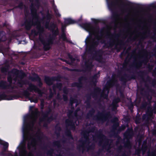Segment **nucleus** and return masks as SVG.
<instances>
[{
    "label": "nucleus",
    "mask_w": 156,
    "mask_h": 156,
    "mask_svg": "<svg viewBox=\"0 0 156 156\" xmlns=\"http://www.w3.org/2000/svg\"><path fill=\"white\" fill-rule=\"evenodd\" d=\"M99 30V27H97L95 30L87 31L89 32V35L87 37L85 41L87 45L86 50L87 52L92 54L94 52L93 55V58L97 61L100 62L102 58L101 52L100 50H96V48L99 44V39L97 36V40H95L92 37L94 34V31L98 30Z\"/></svg>",
    "instance_id": "nucleus-1"
},
{
    "label": "nucleus",
    "mask_w": 156,
    "mask_h": 156,
    "mask_svg": "<svg viewBox=\"0 0 156 156\" xmlns=\"http://www.w3.org/2000/svg\"><path fill=\"white\" fill-rule=\"evenodd\" d=\"M39 112L37 109L34 111L31 110V114L27 115L24 116L23 124V135L24 137V135L27 134V133L33 127L34 124V120H31L29 122V119H32L33 115L37 116Z\"/></svg>",
    "instance_id": "nucleus-2"
},
{
    "label": "nucleus",
    "mask_w": 156,
    "mask_h": 156,
    "mask_svg": "<svg viewBox=\"0 0 156 156\" xmlns=\"http://www.w3.org/2000/svg\"><path fill=\"white\" fill-rule=\"evenodd\" d=\"M106 1L108 8L112 13V19L115 23L117 21V17L118 16L116 11L117 6L118 5V0H106Z\"/></svg>",
    "instance_id": "nucleus-3"
},
{
    "label": "nucleus",
    "mask_w": 156,
    "mask_h": 156,
    "mask_svg": "<svg viewBox=\"0 0 156 156\" xmlns=\"http://www.w3.org/2000/svg\"><path fill=\"white\" fill-rule=\"evenodd\" d=\"M144 48V46H143L141 50L143 54V55L141 57V58H143V59L141 60L139 59L138 61H135L132 65V66L136 69L140 68L143 63H146L148 62L147 57L148 52L146 49Z\"/></svg>",
    "instance_id": "nucleus-4"
},
{
    "label": "nucleus",
    "mask_w": 156,
    "mask_h": 156,
    "mask_svg": "<svg viewBox=\"0 0 156 156\" xmlns=\"http://www.w3.org/2000/svg\"><path fill=\"white\" fill-rule=\"evenodd\" d=\"M96 136L100 140L99 142V146H102L103 149H106V147L109 144V140L103 134L102 130L99 129L96 133Z\"/></svg>",
    "instance_id": "nucleus-5"
},
{
    "label": "nucleus",
    "mask_w": 156,
    "mask_h": 156,
    "mask_svg": "<svg viewBox=\"0 0 156 156\" xmlns=\"http://www.w3.org/2000/svg\"><path fill=\"white\" fill-rule=\"evenodd\" d=\"M76 122H74L73 120L71 119H67L65 121V124L67 127L70 126V129H67L65 132L66 136L68 137L69 139L72 140L73 139L72 134L71 130H75L76 129L75 125Z\"/></svg>",
    "instance_id": "nucleus-6"
},
{
    "label": "nucleus",
    "mask_w": 156,
    "mask_h": 156,
    "mask_svg": "<svg viewBox=\"0 0 156 156\" xmlns=\"http://www.w3.org/2000/svg\"><path fill=\"white\" fill-rule=\"evenodd\" d=\"M12 72L17 77L21 79L20 80H18L17 83L20 87H22L23 85L26 84V81L23 80L22 79L26 76V74L23 71H20L16 69H14Z\"/></svg>",
    "instance_id": "nucleus-7"
},
{
    "label": "nucleus",
    "mask_w": 156,
    "mask_h": 156,
    "mask_svg": "<svg viewBox=\"0 0 156 156\" xmlns=\"http://www.w3.org/2000/svg\"><path fill=\"white\" fill-rule=\"evenodd\" d=\"M110 115V112H106L104 110L102 112H98L97 115L94 117V119L103 122L108 119Z\"/></svg>",
    "instance_id": "nucleus-8"
},
{
    "label": "nucleus",
    "mask_w": 156,
    "mask_h": 156,
    "mask_svg": "<svg viewBox=\"0 0 156 156\" xmlns=\"http://www.w3.org/2000/svg\"><path fill=\"white\" fill-rule=\"evenodd\" d=\"M95 127H94L91 128L89 129H87L83 131L81 133V134L83 136V137L85 140L84 141L81 140V142L82 143H89V133H94L95 130Z\"/></svg>",
    "instance_id": "nucleus-9"
},
{
    "label": "nucleus",
    "mask_w": 156,
    "mask_h": 156,
    "mask_svg": "<svg viewBox=\"0 0 156 156\" xmlns=\"http://www.w3.org/2000/svg\"><path fill=\"white\" fill-rule=\"evenodd\" d=\"M23 136V140L21 143V145L19 148V154L20 155H26L27 154V151L26 150V138L27 137V135H24V136Z\"/></svg>",
    "instance_id": "nucleus-10"
},
{
    "label": "nucleus",
    "mask_w": 156,
    "mask_h": 156,
    "mask_svg": "<svg viewBox=\"0 0 156 156\" xmlns=\"http://www.w3.org/2000/svg\"><path fill=\"white\" fill-rule=\"evenodd\" d=\"M117 82V80L115 78H113L112 79L108 81L106 86L104 88L103 91L105 92V91H107V93L109 94L110 88L113 87Z\"/></svg>",
    "instance_id": "nucleus-11"
},
{
    "label": "nucleus",
    "mask_w": 156,
    "mask_h": 156,
    "mask_svg": "<svg viewBox=\"0 0 156 156\" xmlns=\"http://www.w3.org/2000/svg\"><path fill=\"white\" fill-rule=\"evenodd\" d=\"M55 39L54 37L49 36L47 41L46 42L45 41L43 45L44 50L45 51H47L50 50L51 48L50 46L53 44L54 41Z\"/></svg>",
    "instance_id": "nucleus-12"
},
{
    "label": "nucleus",
    "mask_w": 156,
    "mask_h": 156,
    "mask_svg": "<svg viewBox=\"0 0 156 156\" xmlns=\"http://www.w3.org/2000/svg\"><path fill=\"white\" fill-rule=\"evenodd\" d=\"M136 78V76L134 74L130 75L124 73L123 75L121 76L120 80L123 82L124 84H125L128 81H130L132 79L135 80Z\"/></svg>",
    "instance_id": "nucleus-13"
},
{
    "label": "nucleus",
    "mask_w": 156,
    "mask_h": 156,
    "mask_svg": "<svg viewBox=\"0 0 156 156\" xmlns=\"http://www.w3.org/2000/svg\"><path fill=\"white\" fill-rule=\"evenodd\" d=\"M142 80L143 82L145 83L144 86L147 90H149L150 88L149 87V85L148 84L146 83V82H148L150 83H151V82L152 80V78L149 76H147L146 78V80L143 77H142ZM151 83L152 84L153 86H154L156 84V80L154 79L152 80Z\"/></svg>",
    "instance_id": "nucleus-14"
},
{
    "label": "nucleus",
    "mask_w": 156,
    "mask_h": 156,
    "mask_svg": "<svg viewBox=\"0 0 156 156\" xmlns=\"http://www.w3.org/2000/svg\"><path fill=\"white\" fill-rule=\"evenodd\" d=\"M33 21L30 19H26L25 20L24 22L21 24L22 27H24L25 29L29 31L30 30L33 25Z\"/></svg>",
    "instance_id": "nucleus-15"
},
{
    "label": "nucleus",
    "mask_w": 156,
    "mask_h": 156,
    "mask_svg": "<svg viewBox=\"0 0 156 156\" xmlns=\"http://www.w3.org/2000/svg\"><path fill=\"white\" fill-rule=\"evenodd\" d=\"M0 87L1 89L3 90L10 88L12 90L15 88H18L16 86H12L11 84H8L6 81L2 80L0 81Z\"/></svg>",
    "instance_id": "nucleus-16"
},
{
    "label": "nucleus",
    "mask_w": 156,
    "mask_h": 156,
    "mask_svg": "<svg viewBox=\"0 0 156 156\" xmlns=\"http://www.w3.org/2000/svg\"><path fill=\"white\" fill-rule=\"evenodd\" d=\"M87 78L86 77L81 76L78 79V82H73L72 84V86L73 87H76L78 88H80L82 87L83 83L82 81L83 80H86Z\"/></svg>",
    "instance_id": "nucleus-17"
},
{
    "label": "nucleus",
    "mask_w": 156,
    "mask_h": 156,
    "mask_svg": "<svg viewBox=\"0 0 156 156\" xmlns=\"http://www.w3.org/2000/svg\"><path fill=\"white\" fill-rule=\"evenodd\" d=\"M28 91L32 92L34 90L35 92L37 93L40 96H41L43 93L37 86L31 83L29 84V87L27 88Z\"/></svg>",
    "instance_id": "nucleus-18"
},
{
    "label": "nucleus",
    "mask_w": 156,
    "mask_h": 156,
    "mask_svg": "<svg viewBox=\"0 0 156 156\" xmlns=\"http://www.w3.org/2000/svg\"><path fill=\"white\" fill-rule=\"evenodd\" d=\"M121 101L120 98L117 97L114 98L112 101V103L110 106L112 107V111H114L117 109L119 107L118 103Z\"/></svg>",
    "instance_id": "nucleus-19"
},
{
    "label": "nucleus",
    "mask_w": 156,
    "mask_h": 156,
    "mask_svg": "<svg viewBox=\"0 0 156 156\" xmlns=\"http://www.w3.org/2000/svg\"><path fill=\"white\" fill-rule=\"evenodd\" d=\"M30 11L31 16L33 19L36 20H38L39 19V16L37 13V10L34 5V4L31 3L30 6Z\"/></svg>",
    "instance_id": "nucleus-20"
},
{
    "label": "nucleus",
    "mask_w": 156,
    "mask_h": 156,
    "mask_svg": "<svg viewBox=\"0 0 156 156\" xmlns=\"http://www.w3.org/2000/svg\"><path fill=\"white\" fill-rule=\"evenodd\" d=\"M80 25L87 31L91 30L96 29V27L92 26L90 22L82 23H81Z\"/></svg>",
    "instance_id": "nucleus-21"
},
{
    "label": "nucleus",
    "mask_w": 156,
    "mask_h": 156,
    "mask_svg": "<svg viewBox=\"0 0 156 156\" xmlns=\"http://www.w3.org/2000/svg\"><path fill=\"white\" fill-rule=\"evenodd\" d=\"M22 95L27 98H29L31 102H34L37 103L38 101V99L36 98H33V97H30V93L27 90H24L22 92Z\"/></svg>",
    "instance_id": "nucleus-22"
},
{
    "label": "nucleus",
    "mask_w": 156,
    "mask_h": 156,
    "mask_svg": "<svg viewBox=\"0 0 156 156\" xmlns=\"http://www.w3.org/2000/svg\"><path fill=\"white\" fill-rule=\"evenodd\" d=\"M82 20V17L76 21L71 18H68L65 19L64 20L65 23L66 24H73L76 23H79L81 22Z\"/></svg>",
    "instance_id": "nucleus-23"
},
{
    "label": "nucleus",
    "mask_w": 156,
    "mask_h": 156,
    "mask_svg": "<svg viewBox=\"0 0 156 156\" xmlns=\"http://www.w3.org/2000/svg\"><path fill=\"white\" fill-rule=\"evenodd\" d=\"M118 119L116 117L112 119L111 121L113 124L112 126V130H117V128L119 126V124L118 122Z\"/></svg>",
    "instance_id": "nucleus-24"
},
{
    "label": "nucleus",
    "mask_w": 156,
    "mask_h": 156,
    "mask_svg": "<svg viewBox=\"0 0 156 156\" xmlns=\"http://www.w3.org/2000/svg\"><path fill=\"white\" fill-rule=\"evenodd\" d=\"M133 132L132 128H128L124 134V136L125 138L128 139L133 136Z\"/></svg>",
    "instance_id": "nucleus-25"
},
{
    "label": "nucleus",
    "mask_w": 156,
    "mask_h": 156,
    "mask_svg": "<svg viewBox=\"0 0 156 156\" xmlns=\"http://www.w3.org/2000/svg\"><path fill=\"white\" fill-rule=\"evenodd\" d=\"M3 146V147L2 151L0 153V155L1 156H8L7 154L5 153L8 149L9 144L8 143H5Z\"/></svg>",
    "instance_id": "nucleus-26"
},
{
    "label": "nucleus",
    "mask_w": 156,
    "mask_h": 156,
    "mask_svg": "<svg viewBox=\"0 0 156 156\" xmlns=\"http://www.w3.org/2000/svg\"><path fill=\"white\" fill-rule=\"evenodd\" d=\"M44 18L47 20L46 23L45 27L46 28H48L50 20L52 18V15L49 13V12H48L46 16Z\"/></svg>",
    "instance_id": "nucleus-27"
},
{
    "label": "nucleus",
    "mask_w": 156,
    "mask_h": 156,
    "mask_svg": "<svg viewBox=\"0 0 156 156\" xmlns=\"http://www.w3.org/2000/svg\"><path fill=\"white\" fill-rule=\"evenodd\" d=\"M44 81L45 83L49 86L52 85L54 81L53 77H50L48 76L45 77Z\"/></svg>",
    "instance_id": "nucleus-28"
},
{
    "label": "nucleus",
    "mask_w": 156,
    "mask_h": 156,
    "mask_svg": "<svg viewBox=\"0 0 156 156\" xmlns=\"http://www.w3.org/2000/svg\"><path fill=\"white\" fill-rule=\"evenodd\" d=\"M132 3L130 2H128L126 3V5H124V3L122 2V4L119 5V7H120V10L121 11L123 12H126L127 11V9H124L125 6H130L131 4Z\"/></svg>",
    "instance_id": "nucleus-29"
},
{
    "label": "nucleus",
    "mask_w": 156,
    "mask_h": 156,
    "mask_svg": "<svg viewBox=\"0 0 156 156\" xmlns=\"http://www.w3.org/2000/svg\"><path fill=\"white\" fill-rule=\"evenodd\" d=\"M17 95H9V99L8 100H13L14 99H16L21 98V95H22V93H21L20 92H18Z\"/></svg>",
    "instance_id": "nucleus-30"
},
{
    "label": "nucleus",
    "mask_w": 156,
    "mask_h": 156,
    "mask_svg": "<svg viewBox=\"0 0 156 156\" xmlns=\"http://www.w3.org/2000/svg\"><path fill=\"white\" fill-rule=\"evenodd\" d=\"M37 144V140L35 138H33L31 142L30 143H28L27 144V148L30 150L31 147H35Z\"/></svg>",
    "instance_id": "nucleus-31"
},
{
    "label": "nucleus",
    "mask_w": 156,
    "mask_h": 156,
    "mask_svg": "<svg viewBox=\"0 0 156 156\" xmlns=\"http://www.w3.org/2000/svg\"><path fill=\"white\" fill-rule=\"evenodd\" d=\"M105 41L104 40L102 42V43H105V45L106 46L107 48H112L115 44V41L114 39H111L110 41L108 42L107 43H105Z\"/></svg>",
    "instance_id": "nucleus-32"
},
{
    "label": "nucleus",
    "mask_w": 156,
    "mask_h": 156,
    "mask_svg": "<svg viewBox=\"0 0 156 156\" xmlns=\"http://www.w3.org/2000/svg\"><path fill=\"white\" fill-rule=\"evenodd\" d=\"M118 44L120 45V47L118 48L117 46V45L116 44L115 47V49L117 50V52H119L120 51V50L122 48V47L124 46L125 45V43L123 41L120 40L118 42Z\"/></svg>",
    "instance_id": "nucleus-33"
},
{
    "label": "nucleus",
    "mask_w": 156,
    "mask_h": 156,
    "mask_svg": "<svg viewBox=\"0 0 156 156\" xmlns=\"http://www.w3.org/2000/svg\"><path fill=\"white\" fill-rule=\"evenodd\" d=\"M95 111V109L94 108H92L87 114L86 116V118L88 119H89L90 117H92L94 115Z\"/></svg>",
    "instance_id": "nucleus-34"
},
{
    "label": "nucleus",
    "mask_w": 156,
    "mask_h": 156,
    "mask_svg": "<svg viewBox=\"0 0 156 156\" xmlns=\"http://www.w3.org/2000/svg\"><path fill=\"white\" fill-rule=\"evenodd\" d=\"M85 71H89L91 69L93 66L92 62L89 61L86 62L85 63Z\"/></svg>",
    "instance_id": "nucleus-35"
},
{
    "label": "nucleus",
    "mask_w": 156,
    "mask_h": 156,
    "mask_svg": "<svg viewBox=\"0 0 156 156\" xmlns=\"http://www.w3.org/2000/svg\"><path fill=\"white\" fill-rule=\"evenodd\" d=\"M6 39L5 32L3 31H0V42L5 41Z\"/></svg>",
    "instance_id": "nucleus-36"
},
{
    "label": "nucleus",
    "mask_w": 156,
    "mask_h": 156,
    "mask_svg": "<svg viewBox=\"0 0 156 156\" xmlns=\"http://www.w3.org/2000/svg\"><path fill=\"white\" fill-rule=\"evenodd\" d=\"M124 146L125 148L130 149L132 147V144L129 139H127L126 141H124L123 143Z\"/></svg>",
    "instance_id": "nucleus-37"
},
{
    "label": "nucleus",
    "mask_w": 156,
    "mask_h": 156,
    "mask_svg": "<svg viewBox=\"0 0 156 156\" xmlns=\"http://www.w3.org/2000/svg\"><path fill=\"white\" fill-rule=\"evenodd\" d=\"M98 78V76L97 74H95L90 78L91 82L93 83V85L94 86H96L97 83V79Z\"/></svg>",
    "instance_id": "nucleus-38"
},
{
    "label": "nucleus",
    "mask_w": 156,
    "mask_h": 156,
    "mask_svg": "<svg viewBox=\"0 0 156 156\" xmlns=\"http://www.w3.org/2000/svg\"><path fill=\"white\" fill-rule=\"evenodd\" d=\"M8 99H9V95L6 94L5 92H3L0 94V100H8Z\"/></svg>",
    "instance_id": "nucleus-39"
},
{
    "label": "nucleus",
    "mask_w": 156,
    "mask_h": 156,
    "mask_svg": "<svg viewBox=\"0 0 156 156\" xmlns=\"http://www.w3.org/2000/svg\"><path fill=\"white\" fill-rule=\"evenodd\" d=\"M153 112L155 113L156 112V110L154 109H152L151 107H149L148 108L146 112V114L148 116H150L152 115Z\"/></svg>",
    "instance_id": "nucleus-40"
},
{
    "label": "nucleus",
    "mask_w": 156,
    "mask_h": 156,
    "mask_svg": "<svg viewBox=\"0 0 156 156\" xmlns=\"http://www.w3.org/2000/svg\"><path fill=\"white\" fill-rule=\"evenodd\" d=\"M48 110L44 112H43L42 115L43 117H48V115L50 114L52 112V109L50 107L48 108Z\"/></svg>",
    "instance_id": "nucleus-41"
},
{
    "label": "nucleus",
    "mask_w": 156,
    "mask_h": 156,
    "mask_svg": "<svg viewBox=\"0 0 156 156\" xmlns=\"http://www.w3.org/2000/svg\"><path fill=\"white\" fill-rule=\"evenodd\" d=\"M101 89L98 87H96L94 88V93H92L93 97L97 96V93H99L101 91Z\"/></svg>",
    "instance_id": "nucleus-42"
},
{
    "label": "nucleus",
    "mask_w": 156,
    "mask_h": 156,
    "mask_svg": "<svg viewBox=\"0 0 156 156\" xmlns=\"http://www.w3.org/2000/svg\"><path fill=\"white\" fill-rule=\"evenodd\" d=\"M115 130H112V133L113 136L114 137L118 138L116 141V144H118L119 143V140L121 139V137L118 135L117 133L115 132Z\"/></svg>",
    "instance_id": "nucleus-43"
},
{
    "label": "nucleus",
    "mask_w": 156,
    "mask_h": 156,
    "mask_svg": "<svg viewBox=\"0 0 156 156\" xmlns=\"http://www.w3.org/2000/svg\"><path fill=\"white\" fill-rule=\"evenodd\" d=\"M41 78L38 76V75L36 74H35L34 76H30V79L32 81H38L39 80H40Z\"/></svg>",
    "instance_id": "nucleus-44"
},
{
    "label": "nucleus",
    "mask_w": 156,
    "mask_h": 156,
    "mask_svg": "<svg viewBox=\"0 0 156 156\" xmlns=\"http://www.w3.org/2000/svg\"><path fill=\"white\" fill-rule=\"evenodd\" d=\"M51 31L52 33L51 36L55 38L59 34V31L58 28H57L55 30Z\"/></svg>",
    "instance_id": "nucleus-45"
},
{
    "label": "nucleus",
    "mask_w": 156,
    "mask_h": 156,
    "mask_svg": "<svg viewBox=\"0 0 156 156\" xmlns=\"http://www.w3.org/2000/svg\"><path fill=\"white\" fill-rule=\"evenodd\" d=\"M36 28L39 34H43L44 32V28L43 27L41 26L40 24L37 25Z\"/></svg>",
    "instance_id": "nucleus-46"
},
{
    "label": "nucleus",
    "mask_w": 156,
    "mask_h": 156,
    "mask_svg": "<svg viewBox=\"0 0 156 156\" xmlns=\"http://www.w3.org/2000/svg\"><path fill=\"white\" fill-rule=\"evenodd\" d=\"M60 37V38L62 39V40L64 41H66L67 42H69L70 43L72 42V41H68L65 33H62Z\"/></svg>",
    "instance_id": "nucleus-47"
},
{
    "label": "nucleus",
    "mask_w": 156,
    "mask_h": 156,
    "mask_svg": "<svg viewBox=\"0 0 156 156\" xmlns=\"http://www.w3.org/2000/svg\"><path fill=\"white\" fill-rule=\"evenodd\" d=\"M52 6L55 8H54V11L55 13V15L57 16L60 17L61 16V15L59 13L58 10L55 8L56 6L55 5L54 2L53 1L52 3Z\"/></svg>",
    "instance_id": "nucleus-48"
},
{
    "label": "nucleus",
    "mask_w": 156,
    "mask_h": 156,
    "mask_svg": "<svg viewBox=\"0 0 156 156\" xmlns=\"http://www.w3.org/2000/svg\"><path fill=\"white\" fill-rule=\"evenodd\" d=\"M127 106L128 108L131 111V112H132L133 111L134 105L131 99L130 100L129 103L128 104Z\"/></svg>",
    "instance_id": "nucleus-49"
},
{
    "label": "nucleus",
    "mask_w": 156,
    "mask_h": 156,
    "mask_svg": "<svg viewBox=\"0 0 156 156\" xmlns=\"http://www.w3.org/2000/svg\"><path fill=\"white\" fill-rule=\"evenodd\" d=\"M39 40L41 42V43L43 45L44 43L45 40L44 38V37L42 35V34H39Z\"/></svg>",
    "instance_id": "nucleus-50"
},
{
    "label": "nucleus",
    "mask_w": 156,
    "mask_h": 156,
    "mask_svg": "<svg viewBox=\"0 0 156 156\" xmlns=\"http://www.w3.org/2000/svg\"><path fill=\"white\" fill-rule=\"evenodd\" d=\"M57 28H58L57 25L55 23H53L50 26V29L51 31L55 30Z\"/></svg>",
    "instance_id": "nucleus-51"
},
{
    "label": "nucleus",
    "mask_w": 156,
    "mask_h": 156,
    "mask_svg": "<svg viewBox=\"0 0 156 156\" xmlns=\"http://www.w3.org/2000/svg\"><path fill=\"white\" fill-rule=\"evenodd\" d=\"M53 145L54 146H57L58 148H60L61 147V145L59 141H55L53 142Z\"/></svg>",
    "instance_id": "nucleus-52"
},
{
    "label": "nucleus",
    "mask_w": 156,
    "mask_h": 156,
    "mask_svg": "<svg viewBox=\"0 0 156 156\" xmlns=\"http://www.w3.org/2000/svg\"><path fill=\"white\" fill-rule=\"evenodd\" d=\"M44 119H45L46 118H47V122H48L50 123L52 121H53L54 119L53 117V115H52L50 116L49 117H48H48H43V118Z\"/></svg>",
    "instance_id": "nucleus-53"
},
{
    "label": "nucleus",
    "mask_w": 156,
    "mask_h": 156,
    "mask_svg": "<svg viewBox=\"0 0 156 156\" xmlns=\"http://www.w3.org/2000/svg\"><path fill=\"white\" fill-rule=\"evenodd\" d=\"M54 149L51 148L49 150H48L47 152V154L50 156H53L52 154L54 153Z\"/></svg>",
    "instance_id": "nucleus-54"
},
{
    "label": "nucleus",
    "mask_w": 156,
    "mask_h": 156,
    "mask_svg": "<svg viewBox=\"0 0 156 156\" xmlns=\"http://www.w3.org/2000/svg\"><path fill=\"white\" fill-rule=\"evenodd\" d=\"M126 127L125 125H122L121 127H119L117 129V133H120L122 131L126 129Z\"/></svg>",
    "instance_id": "nucleus-55"
},
{
    "label": "nucleus",
    "mask_w": 156,
    "mask_h": 156,
    "mask_svg": "<svg viewBox=\"0 0 156 156\" xmlns=\"http://www.w3.org/2000/svg\"><path fill=\"white\" fill-rule=\"evenodd\" d=\"M77 101V99H76L75 98H71L70 101L69 105H73V104L74 103L76 102Z\"/></svg>",
    "instance_id": "nucleus-56"
},
{
    "label": "nucleus",
    "mask_w": 156,
    "mask_h": 156,
    "mask_svg": "<svg viewBox=\"0 0 156 156\" xmlns=\"http://www.w3.org/2000/svg\"><path fill=\"white\" fill-rule=\"evenodd\" d=\"M154 35L152 36L151 38L153 40V41L156 42V28H154Z\"/></svg>",
    "instance_id": "nucleus-57"
},
{
    "label": "nucleus",
    "mask_w": 156,
    "mask_h": 156,
    "mask_svg": "<svg viewBox=\"0 0 156 156\" xmlns=\"http://www.w3.org/2000/svg\"><path fill=\"white\" fill-rule=\"evenodd\" d=\"M35 3L34 4V5L37 8H39L41 5L40 0H35Z\"/></svg>",
    "instance_id": "nucleus-58"
},
{
    "label": "nucleus",
    "mask_w": 156,
    "mask_h": 156,
    "mask_svg": "<svg viewBox=\"0 0 156 156\" xmlns=\"http://www.w3.org/2000/svg\"><path fill=\"white\" fill-rule=\"evenodd\" d=\"M54 81H61V79L62 77L60 75H58L56 76H53Z\"/></svg>",
    "instance_id": "nucleus-59"
},
{
    "label": "nucleus",
    "mask_w": 156,
    "mask_h": 156,
    "mask_svg": "<svg viewBox=\"0 0 156 156\" xmlns=\"http://www.w3.org/2000/svg\"><path fill=\"white\" fill-rule=\"evenodd\" d=\"M148 105V103L147 102L145 101L144 102L141 104V108L142 109L145 108Z\"/></svg>",
    "instance_id": "nucleus-60"
},
{
    "label": "nucleus",
    "mask_w": 156,
    "mask_h": 156,
    "mask_svg": "<svg viewBox=\"0 0 156 156\" xmlns=\"http://www.w3.org/2000/svg\"><path fill=\"white\" fill-rule=\"evenodd\" d=\"M95 147V145L94 144H92L90 145H88L87 147V151L89 150H93L94 149Z\"/></svg>",
    "instance_id": "nucleus-61"
},
{
    "label": "nucleus",
    "mask_w": 156,
    "mask_h": 156,
    "mask_svg": "<svg viewBox=\"0 0 156 156\" xmlns=\"http://www.w3.org/2000/svg\"><path fill=\"white\" fill-rule=\"evenodd\" d=\"M108 94L107 93V94H105L104 91H103V92L101 94V96L105 99H107L108 97Z\"/></svg>",
    "instance_id": "nucleus-62"
},
{
    "label": "nucleus",
    "mask_w": 156,
    "mask_h": 156,
    "mask_svg": "<svg viewBox=\"0 0 156 156\" xmlns=\"http://www.w3.org/2000/svg\"><path fill=\"white\" fill-rule=\"evenodd\" d=\"M111 35V37H114L115 39H118V38L119 37V34H113L110 35H107V36L108 37H110Z\"/></svg>",
    "instance_id": "nucleus-63"
},
{
    "label": "nucleus",
    "mask_w": 156,
    "mask_h": 156,
    "mask_svg": "<svg viewBox=\"0 0 156 156\" xmlns=\"http://www.w3.org/2000/svg\"><path fill=\"white\" fill-rule=\"evenodd\" d=\"M73 112V111L72 110H69L68 113L67 114L68 117L69 118H70L71 117L73 118V116L72 115V113Z\"/></svg>",
    "instance_id": "nucleus-64"
}]
</instances>
